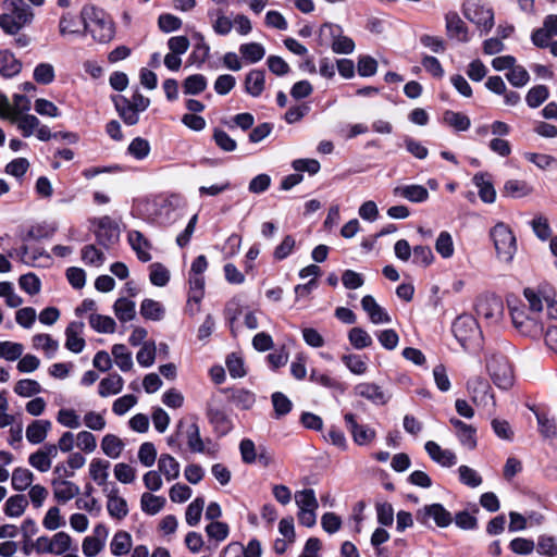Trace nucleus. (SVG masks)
<instances>
[{"label":"nucleus","mask_w":557,"mask_h":557,"mask_svg":"<svg viewBox=\"0 0 557 557\" xmlns=\"http://www.w3.org/2000/svg\"><path fill=\"white\" fill-rule=\"evenodd\" d=\"M85 30L89 32L95 40L107 44L114 37V23L102 10L92 4H86L81 11Z\"/></svg>","instance_id":"1"},{"label":"nucleus","mask_w":557,"mask_h":557,"mask_svg":"<svg viewBox=\"0 0 557 557\" xmlns=\"http://www.w3.org/2000/svg\"><path fill=\"white\" fill-rule=\"evenodd\" d=\"M453 333L463 349L474 350L480 348L482 332L472 315H459L453 323Z\"/></svg>","instance_id":"2"},{"label":"nucleus","mask_w":557,"mask_h":557,"mask_svg":"<svg viewBox=\"0 0 557 557\" xmlns=\"http://www.w3.org/2000/svg\"><path fill=\"white\" fill-rule=\"evenodd\" d=\"M34 20L32 8L23 0H12L11 11L0 15V27L5 34L15 35Z\"/></svg>","instance_id":"3"},{"label":"nucleus","mask_w":557,"mask_h":557,"mask_svg":"<svg viewBox=\"0 0 557 557\" xmlns=\"http://www.w3.org/2000/svg\"><path fill=\"white\" fill-rule=\"evenodd\" d=\"M113 100L116 111L127 125L137 124L139 121L138 113L145 111L150 104L149 98L138 91L134 92L132 99L117 96Z\"/></svg>","instance_id":"4"},{"label":"nucleus","mask_w":557,"mask_h":557,"mask_svg":"<svg viewBox=\"0 0 557 557\" xmlns=\"http://www.w3.org/2000/svg\"><path fill=\"white\" fill-rule=\"evenodd\" d=\"M491 237L494 242L497 258L509 263L516 253V237L511 230L504 223L496 224L491 231Z\"/></svg>","instance_id":"5"},{"label":"nucleus","mask_w":557,"mask_h":557,"mask_svg":"<svg viewBox=\"0 0 557 557\" xmlns=\"http://www.w3.org/2000/svg\"><path fill=\"white\" fill-rule=\"evenodd\" d=\"M487 370L494 384L502 389L513 383V373L508 359L503 355H493L487 361Z\"/></svg>","instance_id":"6"},{"label":"nucleus","mask_w":557,"mask_h":557,"mask_svg":"<svg viewBox=\"0 0 557 557\" xmlns=\"http://www.w3.org/2000/svg\"><path fill=\"white\" fill-rule=\"evenodd\" d=\"M476 315L490 324L498 323L504 314V304L495 295H486L478 298L475 304Z\"/></svg>","instance_id":"7"},{"label":"nucleus","mask_w":557,"mask_h":557,"mask_svg":"<svg viewBox=\"0 0 557 557\" xmlns=\"http://www.w3.org/2000/svg\"><path fill=\"white\" fill-rule=\"evenodd\" d=\"M510 314L515 327L521 334L532 337L542 335L543 324L535 317L527 314L523 308H512Z\"/></svg>","instance_id":"8"},{"label":"nucleus","mask_w":557,"mask_h":557,"mask_svg":"<svg viewBox=\"0 0 557 557\" xmlns=\"http://www.w3.org/2000/svg\"><path fill=\"white\" fill-rule=\"evenodd\" d=\"M462 13L470 22L482 27L485 32H488L494 26V13L491 9L474 3L466 2L462 5Z\"/></svg>","instance_id":"9"},{"label":"nucleus","mask_w":557,"mask_h":557,"mask_svg":"<svg viewBox=\"0 0 557 557\" xmlns=\"http://www.w3.org/2000/svg\"><path fill=\"white\" fill-rule=\"evenodd\" d=\"M58 456V447L55 444H44L35 453L28 457V463L39 472H48L51 469L52 460Z\"/></svg>","instance_id":"10"},{"label":"nucleus","mask_w":557,"mask_h":557,"mask_svg":"<svg viewBox=\"0 0 557 557\" xmlns=\"http://www.w3.org/2000/svg\"><path fill=\"white\" fill-rule=\"evenodd\" d=\"M95 234L99 245L110 248L120 239V227L111 218L103 216L99 219Z\"/></svg>","instance_id":"11"},{"label":"nucleus","mask_w":557,"mask_h":557,"mask_svg":"<svg viewBox=\"0 0 557 557\" xmlns=\"http://www.w3.org/2000/svg\"><path fill=\"white\" fill-rule=\"evenodd\" d=\"M417 519L426 524L429 519H433L437 527L446 528L451 521L453 517L441 504L426 505L417 513Z\"/></svg>","instance_id":"12"},{"label":"nucleus","mask_w":557,"mask_h":557,"mask_svg":"<svg viewBox=\"0 0 557 557\" xmlns=\"http://www.w3.org/2000/svg\"><path fill=\"white\" fill-rule=\"evenodd\" d=\"M344 419L357 445H368L375 438V431L368 425L358 424L352 413H346Z\"/></svg>","instance_id":"13"},{"label":"nucleus","mask_w":557,"mask_h":557,"mask_svg":"<svg viewBox=\"0 0 557 557\" xmlns=\"http://www.w3.org/2000/svg\"><path fill=\"white\" fill-rule=\"evenodd\" d=\"M51 487L54 499L60 504L70 502L81 493L79 486L69 480L52 479Z\"/></svg>","instance_id":"14"},{"label":"nucleus","mask_w":557,"mask_h":557,"mask_svg":"<svg viewBox=\"0 0 557 557\" xmlns=\"http://www.w3.org/2000/svg\"><path fill=\"white\" fill-rule=\"evenodd\" d=\"M84 327L85 324L82 321H73L65 330V347L74 354L82 352L86 346V342L82 336Z\"/></svg>","instance_id":"15"},{"label":"nucleus","mask_w":557,"mask_h":557,"mask_svg":"<svg viewBox=\"0 0 557 557\" xmlns=\"http://www.w3.org/2000/svg\"><path fill=\"white\" fill-rule=\"evenodd\" d=\"M1 100L3 104L2 117L5 119L27 113L32 108L30 100L24 95L15 94L12 103L9 102L7 97H1Z\"/></svg>","instance_id":"16"},{"label":"nucleus","mask_w":557,"mask_h":557,"mask_svg":"<svg viewBox=\"0 0 557 557\" xmlns=\"http://www.w3.org/2000/svg\"><path fill=\"white\" fill-rule=\"evenodd\" d=\"M355 394L374 405H385L389 399V396L379 385L368 382L356 385Z\"/></svg>","instance_id":"17"},{"label":"nucleus","mask_w":557,"mask_h":557,"mask_svg":"<svg viewBox=\"0 0 557 557\" xmlns=\"http://www.w3.org/2000/svg\"><path fill=\"white\" fill-rule=\"evenodd\" d=\"M424 448L431 459L442 467H453L457 463V457L454 451L443 449L437 443L429 441L425 443Z\"/></svg>","instance_id":"18"},{"label":"nucleus","mask_w":557,"mask_h":557,"mask_svg":"<svg viewBox=\"0 0 557 557\" xmlns=\"http://www.w3.org/2000/svg\"><path fill=\"white\" fill-rule=\"evenodd\" d=\"M361 307L368 313L372 323L380 324L391 322V317L388 313L376 302V300L371 295H366L361 299Z\"/></svg>","instance_id":"19"},{"label":"nucleus","mask_w":557,"mask_h":557,"mask_svg":"<svg viewBox=\"0 0 557 557\" xmlns=\"http://www.w3.org/2000/svg\"><path fill=\"white\" fill-rule=\"evenodd\" d=\"M107 497V510L110 517L116 520H123L128 515V506L125 498L119 495L116 488L111 490Z\"/></svg>","instance_id":"20"},{"label":"nucleus","mask_w":557,"mask_h":557,"mask_svg":"<svg viewBox=\"0 0 557 557\" xmlns=\"http://www.w3.org/2000/svg\"><path fill=\"white\" fill-rule=\"evenodd\" d=\"M52 428L49 420H34L26 428V438L30 444L37 445L46 441Z\"/></svg>","instance_id":"21"},{"label":"nucleus","mask_w":557,"mask_h":557,"mask_svg":"<svg viewBox=\"0 0 557 557\" xmlns=\"http://www.w3.org/2000/svg\"><path fill=\"white\" fill-rule=\"evenodd\" d=\"M445 21L446 29L450 37H454L462 42H467L469 40L467 26L458 13L448 12L445 15Z\"/></svg>","instance_id":"22"},{"label":"nucleus","mask_w":557,"mask_h":557,"mask_svg":"<svg viewBox=\"0 0 557 557\" xmlns=\"http://www.w3.org/2000/svg\"><path fill=\"white\" fill-rule=\"evenodd\" d=\"M394 195L405 198L411 202H423L429 198L428 189L422 185H405L394 188Z\"/></svg>","instance_id":"23"},{"label":"nucleus","mask_w":557,"mask_h":557,"mask_svg":"<svg viewBox=\"0 0 557 557\" xmlns=\"http://www.w3.org/2000/svg\"><path fill=\"white\" fill-rule=\"evenodd\" d=\"M245 90L252 97H259L264 90L265 74L262 70H251L245 77Z\"/></svg>","instance_id":"24"},{"label":"nucleus","mask_w":557,"mask_h":557,"mask_svg":"<svg viewBox=\"0 0 557 557\" xmlns=\"http://www.w3.org/2000/svg\"><path fill=\"white\" fill-rule=\"evenodd\" d=\"M22 70V63L9 50L0 51V74L10 78L17 75Z\"/></svg>","instance_id":"25"},{"label":"nucleus","mask_w":557,"mask_h":557,"mask_svg":"<svg viewBox=\"0 0 557 557\" xmlns=\"http://www.w3.org/2000/svg\"><path fill=\"white\" fill-rule=\"evenodd\" d=\"M545 295H550V299H554V290L550 286H543L539 292H535L532 288L524 289V297L528 300L530 310L533 314L542 311Z\"/></svg>","instance_id":"26"},{"label":"nucleus","mask_w":557,"mask_h":557,"mask_svg":"<svg viewBox=\"0 0 557 557\" xmlns=\"http://www.w3.org/2000/svg\"><path fill=\"white\" fill-rule=\"evenodd\" d=\"M123 386V377L117 373H113L100 381L98 385V394L103 398L116 395L122 392Z\"/></svg>","instance_id":"27"},{"label":"nucleus","mask_w":557,"mask_h":557,"mask_svg":"<svg viewBox=\"0 0 557 557\" xmlns=\"http://www.w3.org/2000/svg\"><path fill=\"white\" fill-rule=\"evenodd\" d=\"M128 243L135 250L140 261L148 262L151 260V255L148 251L150 248V244L140 232L131 231L128 233Z\"/></svg>","instance_id":"28"},{"label":"nucleus","mask_w":557,"mask_h":557,"mask_svg":"<svg viewBox=\"0 0 557 557\" xmlns=\"http://www.w3.org/2000/svg\"><path fill=\"white\" fill-rule=\"evenodd\" d=\"M473 184L479 189V196L482 201L486 203H493L496 199V191L494 189L493 184L487 178V174L485 173H476L474 174Z\"/></svg>","instance_id":"29"},{"label":"nucleus","mask_w":557,"mask_h":557,"mask_svg":"<svg viewBox=\"0 0 557 557\" xmlns=\"http://www.w3.org/2000/svg\"><path fill=\"white\" fill-rule=\"evenodd\" d=\"M9 120L17 125V128L22 132L24 137L32 136L40 125V121L37 116L27 113H22L16 116L14 115Z\"/></svg>","instance_id":"30"},{"label":"nucleus","mask_w":557,"mask_h":557,"mask_svg":"<svg viewBox=\"0 0 557 557\" xmlns=\"http://www.w3.org/2000/svg\"><path fill=\"white\" fill-rule=\"evenodd\" d=\"M132 536L126 531H119L114 534L110 549L114 556H125L132 548Z\"/></svg>","instance_id":"31"},{"label":"nucleus","mask_w":557,"mask_h":557,"mask_svg":"<svg viewBox=\"0 0 557 557\" xmlns=\"http://www.w3.org/2000/svg\"><path fill=\"white\" fill-rule=\"evenodd\" d=\"M158 469L168 481H172L180 475V463L168 454H162L158 460Z\"/></svg>","instance_id":"32"},{"label":"nucleus","mask_w":557,"mask_h":557,"mask_svg":"<svg viewBox=\"0 0 557 557\" xmlns=\"http://www.w3.org/2000/svg\"><path fill=\"white\" fill-rule=\"evenodd\" d=\"M101 449L104 455L112 459L120 457L124 449L123 441L114 434H107L101 441Z\"/></svg>","instance_id":"33"},{"label":"nucleus","mask_w":557,"mask_h":557,"mask_svg":"<svg viewBox=\"0 0 557 557\" xmlns=\"http://www.w3.org/2000/svg\"><path fill=\"white\" fill-rule=\"evenodd\" d=\"M114 314L121 322H128L135 318V302L125 298H119L113 305Z\"/></svg>","instance_id":"34"},{"label":"nucleus","mask_w":557,"mask_h":557,"mask_svg":"<svg viewBox=\"0 0 557 557\" xmlns=\"http://www.w3.org/2000/svg\"><path fill=\"white\" fill-rule=\"evenodd\" d=\"M89 325L98 333L112 334L116 323L109 315L91 313L88 318Z\"/></svg>","instance_id":"35"},{"label":"nucleus","mask_w":557,"mask_h":557,"mask_svg":"<svg viewBox=\"0 0 557 557\" xmlns=\"http://www.w3.org/2000/svg\"><path fill=\"white\" fill-rule=\"evenodd\" d=\"M112 356L114 358L115 364L123 372H127L133 368V359L132 354L127 350L126 346L123 344H115L112 347Z\"/></svg>","instance_id":"36"},{"label":"nucleus","mask_w":557,"mask_h":557,"mask_svg":"<svg viewBox=\"0 0 557 557\" xmlns=\"http://www.w3.org/2000/svg\"><path fill=\"white\" fill-rule=\"evenodd\" d=\"M166 500L162 496H156L150 493H144L140 498V507L147 515H157L162 510Z\"/></svg>","instance_id":"37"},{"label":"nucleus","mask_w":557,"mask_h":557,"mask_svg":"<svg viewBox=\"0 0 557 557\" xmlns=\"http://www.w3.org/2000/svg\"><path fill=\"white\" fill-rule=\"evenodd\" d=\"M34 478V473L30 470L18 467L14 469L12 473V487L18 492L25 491L27 487L32 486Z\"/></svg>","instance_id":"38"},{"label":"nucleus","mask_w":557,"mask_h":557,"mask_svg":"<svg viewBox=\"0 0 557 557\" xmlns=\"http://www.w3.org/2000/svg\"><path fill=\"white\" fill-rule=\"evenodd\" d=\"M110 462L102 459H92L89 465L90 478L98 484L103 485L109 476Z\"/></svg>","instance_id":"39"},{"label":"nucleus","mask_w":557,"mask_h":557,"mask_svg":"<svg viewBox=\"0 0 557 557\" xmlns=\"http://www.w3.org/2000/svg\"><path fill=\"white\" fill-rule=\"evenodd\" d=\"M239 52L249 63H257L265 55V49L259 42L243 44L239 47Z\"/></svg>","instance_id":"40"},{"label":"nucleus","mask_w":557,"mask_h":557,"mask_svg":"<svg viewBox=\"0 0 557 557\" xmlns=\"http://www.w3.org/2000/svg\"><path fill=\"white\" fill-rule=\"evenodd\" d=\"M28 500L25 495L16 494L8 498L4 505V512L9 517H20L24 513Z\"/></svg>","instance_id":"41"},{"label":"nucleus","mask_w":557,"mask_h":557,"mask_svg":"<svg viewBox=\"0 0 557 557\" xmlns=\"http://www.w3.org/2000/svg\"><path fill=\"white\" fill-rule=\"evenodd\" d=\"M532 188L524 181L509 180L504 185V195L512 198H521L531 194Z\"/></svg>","instance_id":"42"},{"label":"nucleus","mask_w":557,"mask_h":557,"mask_svg":"<svg viewBox=\"0 0 557 557\" xmlns=\"http://www.w3.org/2000/svg\"><path fill=\"white\" fill-rule=\"evenodd\" d=\"M295 502L299 510H317L318 500L312 488H306L295 493Z\"/></svg>","instance_id":"43"},{"label":"nucleus","mask_w":557,"mask_h":557,"mask_svg":"<svg viewBox=\"0 0 557 557\" xmlns=\"http://www.w3.org/2000/svg\"><path fill=\"white\" fill-rule=\"evenodd\" d=\"M443 120L447 125L451 126L458 132H465L471 125L470 119L466 114L450 110H447L444 113Z\"/></svg>","instance_id":"44"},{"label":"nucleus","mask_w":557,"mask_h":557,"mask_svg":"<svg viewBox=\"0 0 557 557\" xmlns=\"http://www.w3.org/2000/svg\"><path fill=\"white\" fill-rule=\"evenodd\" d=\"M24 352V346L20 343L0 341V359L7 361L18 360Z\"/></svg>","instance_id":"45"},{"label":"nucleus","mask_w":557,"mask_h":557,"mask_svg":"<svg viewBox=\"0 0 557 557\" xmlns=\"http://www.w3.org/2000/svg\"><path fill=\"white\" fill-rule=\"evenodd\" d=\"M33 345L35 348H41L48 358H52L59 349L58 341L53 339L49 334L34 335Z\"/></svg>","instance_id":"46"},{"label":"nucleus","mask_w":557,"mask_h":557,"mask_svg":"<svg viewBox=\"0 0 557 557\" xmlns=\"http://www.w3.org/2000/svg\"><path fill=\"white\" fill-rule=\"evenodd\" d=\"M506 78L513 87L521 88L529 83L530 74L524 66L516 63L510 71L506 73Z\"/></svg>","instance_id":"47"},{"label":"nucleus","mask_w":557,"mask_h":557,"mask_svg":"<svg viewBox=\"0 0 557 557\" xmlns=\"http://www.w3.org/2000/svg\"><path fill=\"white\" fill-rule=\"evenodd\" d=\"M187 445L193 453H205V444L200 436L197 423H191L186 429Z\"/></svg>","instance_id":"48"},{"label":"nucleus","mask_w":557,"mask_h":557,"mask_svg":"<svg viewBox=\"0 0 557 557\" xmlns=\"http://www.w3.org/2000/svg\"><path fill=\"white\" fill-rule=\"evenodd\" d=\"M205 507V499L202 497L195 498L186 509L185 519L186 523L190 527H195L201 519V513Z\"/></svg>","instance_id":"49"},{"label":"nucleus","mask_w":557,"mask_h":557,"mask_svg":"<svg viewBox=\"0 0 557 557\" xmlns=\"http://www.w3.org/2000/svg\"><path fill=\"white\" fill-rule=\"evenodd\" d=\"M184 92L186 95H198L207 88V78L202 74H194L184 81Z\"/></svg>","instance_id":"50"},{"label":"nucleus","mask_w":557,"mask_h":557,"mask_svg":"<svg viewBox=\"0 0 557 557\" xmlns=\"http://www.w3.org/2000/svg\"><path fill=\"white\" fill-rule=\"evenodd\" d=\"M140 313L146 319L159 321L164 314V309L158 301L145 299L140 306Z\"/></svg>","instance_id":"51"},{"label":"nucleus","mask_w":557,"mask_h":557,"mask_svg":"<svg viewBox=\"0 0 557 557\" xmlns=\"http://www.w3.org/2000/svg\"><path fill=\"white\" fill-rule=\"evenodd\" d=\"M348 339L356 349H363L372 345V337L361 327H352L348 332Z\"/></svg>","instance_id":"52"},{"label":"nucleus","mask_w":557,"mask_h":557,"mask_svg":"<svg viewBox=\"0 0 557 557\" xmlns=\"http://www.w3.org/2000/svg\"><path fill=\"white\" fill-rule=\"evenodd\" d=\"M435 249L444 259H448L454 255V242L448 232L443 231L440 233L435 242Z\"/></svg>","instance_id":"53"},{"label":"nucleus","mask_w":557,"mask_h":557,"mask_svg":"<svg viewBox=\"0 0 557 557\" xmlns=\"http://www.w3.org/2000/svg\"><path fill=\"white\" fill-rule=\"evenodd\" d=\"M271 399L276 419L286 416L293 408V403L281 392L273 393Z\"/></svg>","instance_id":"54"},{"label":"nucleus","mask_w":557,"mask_h":557,"mask_svg":"<svg viewBox=\"0 0 557 557\" xmlns=\"http://www.w3.org/2000/svg\"><path fill=\"white\" fill-rule=\"evenodd\" d=\"M549 96L548 88L545 85L532 87L525 97V101L530 108L540 107Z\"/></svg>","instance_id":"55"},{"label":"nucleus","mask_w":557,"mask_h":557,"mask_svg":"<svg viewBox=\"0 0 557 557\" xmlns=\"http://www.w3.org/2000/svg\"><path fill=\"white\" fill-rule=\"evenodd\" d=\"M127 151L135 159L144 160L150 153V144L143 137H136L128 145Z\"/></svg>","instance_id":"56"},{"label":"nucleus","mask_w":557,"mask_h":557,"mask_svg":"<svg viewBox=\"0 0 557 557\" xmlns=\"http://www.w3.org/2000/svg\"><path fill=\"white\" fill-rule=\"evenodd\" d=\"M537 553L546 557L557 556V537L552 535H541L536 544Z\"/></svg>","instance_id":"57"},{"label":"nucleus","mask_w":557,"mask_h":557,"mask_svg":"<svg viewBox=\"0 0 557 557\" xmlns=\"http://www.w3.org/2000/svg\"><path fill=\"white\" fill-rule=\"evenodd\" d=\"M14 392L22 397H32L41 392V386L35 380L23 379L15 384Z\"/></svg>","instance_id":"58"},{"label":"nucleus","mask_w":557,"mask_h":557,"mask_svg":"<svg viewBox=\"0 0 557 557\" xmlns=\"http://www.w3.org/2000/svg\"><path fill=\"white\" fill-rule=\"evenodd\" d=\"M205 294V278L202 275H189L188 301L200 302Z\"/></svg>","instance_id":"59"},{"label":"nucleus","mask_w":557,"mask_h":557,"mask_svg":"<svg viewBox=\"0 0 557 557\" xmlns=\"http://www.w3.org/2000/svg\"><path fill=\"white\" fill-rule=\"evenodd\" d=\"M55 77L54 67L50 63H39L34 70V79L42 85H48Z\"/></svg>","instance_id":"60"},{"label":"nucleus","mask_w":557,"mask_h":557,"mask_svg":"<svg viewBox=\"0 0 557 557\" xmlns=\"http://www.w3.org/2000/svg\"><path fill=\"white\" fill-rule=\"evenodd\" d=\"M459 473V480L462 484L470 486V487H478L482 484V478L481 475L472 468L468 466H460L458 468Z\"/></svg>","instance_id":"61"},{"label":"nucleus","mask_w":557,"mask_h":557,"mask_svg":"<svg viewBox=\"0 0 557 557\" xmlns=\"http://www.w3.org/2000/svg\"><path fill=\"white\" fill-rule=\"evenodd\" d=\"M72 539L65 532H58L52 537L50 554L61 555L71 548Z\"/></svg>","instance_id":"62"},{"label":"nucleus","mask_w":557,"mask_h":557,"mask_svg":"<svg viewBox=\"0 0 557 557\" xmlns=\"http://www.w3.org/2000/svg\"><path fill=\"white\" fill-rule=\"evenodd\" d=\"M137 362L148 368L153 364L156 359V345L153 342L145 343L136 355Z\"/></svg>","instance_id":"63"},{"label":"nucleus","mask_w":557,"mask_h":557,"mask_svg":"<svg viewBox=\"0 0 557 557\" xmlns=\"http://www.w3.org/2000/svg\"><path fill=\"white\" fill-rule=\"evenodd\" d=\"M82 259L85 263L100 267L104 262V255L94 245H87L82 250Z\"/></svg>","instance_id":"64"}]
</instances>
